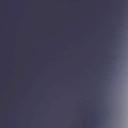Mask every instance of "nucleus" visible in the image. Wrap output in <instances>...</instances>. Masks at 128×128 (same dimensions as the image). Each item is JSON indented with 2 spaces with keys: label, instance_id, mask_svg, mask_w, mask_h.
Wrapping results in <instances>:
<instances>
[{
  "label": "nucleus",
  "instance_id": "7",
  "mask_svg": "<svg viewBox=\"0 0 128 128\" xmlns=\"http://www.w3.org/2000/svg\"><path fill=\"white\" fill-rule=\"evenodd\" d=\"M56 64H57V63Z\"/></svg>",
  "mask_w": 128,
  "mask_h": 128
},
{
  "label": "nucleus",
  "instance_id": "3",
  "mask_svg": "<svg viewBox=\"0 0 128 128\" xmlns=\"http://www.w3.org/2000/svg\"><path fill=\"white\" fill-rule=\"evenodd\" d=\"M56 97H57V96H56Z\"/></svg>",
  "mask_w": 128,
  "mask_h": 128
},
{
  "label": "nucleus",
  "instance_id": "6",
  "mask_svg": "<svg viewBox=\"0 0 128 128\" xmlns=\"http://www.w3.org/2000/svg\"><path fill=\"white\" fill-rule=\"evenodd\" d=\"M56 14H57V13Z\"/></svg>",
  "mask_w": 128,
  "mask_h": 128
},
{
  "label": "nucleus",
  "instance_id": "1",
  "mask_svg": "<svg viewBox=\"0 0 128 128\" xmlns=\"http://www.w3.org/2000/svg\"><path fill=\"white\" fill-rule=\"evenodd\" d=\"M56 97H57V96H56Z\"/></svg>",
  "mask_w": 128,
  "mask_h": 128
},
{
  "label": "nucleus",
  "instance_id": "5",
  "mask_svg": "<svg viewBox=\"0 0 128 128\" xmlns=\"http://www.w3.org/2000/svg\"><path fill=\"white\" fill-rule=\"evenodd\" d=\"M56 9H57V8H56Z\"/></svg>",
  "mask_w": 128,
  "mask_h": 128
},
{
  "label": "nucleus",
  "instance_id": "4",
  "mask_svg": "<svg viewBox=\"0 0 128 128\" xmlns=\"http://www.w3.org/2000/svg\"><path fill=\"white\" fill-rule=\"evenodd\" d=\"M56 2H57V1H56Z\"/></svg>",
  "mask_w": 128,
  "mask_h": 128
},
{
  "label": "nucleus",
  "instance_id": "2",
  "mask_svg": "<svg viewBox=\"0 0 128 128\" xmlns=\"http://www.w3.org/2000/svg\"><path fill=\"white\" fill-rule=\"evenodd\" d=\"M56 97H57V96H56Z\"/></svg>",
  "mask_w": 128,
  "mask_h": 128
}]
</instances>
